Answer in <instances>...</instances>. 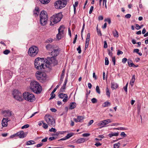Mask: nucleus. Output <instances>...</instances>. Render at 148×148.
Returning <instances> with one entry per match:
<instances>
[{"label":"nucleus","instance_id":"nucleus-41","mask_svg":"<svg viewBox=\"0 0 148 148\" xmlns=\"http://www.w3.org/2000/svg\"><path fill=\"white\" fill-rule=\"evenodd\" d=\"M10 52V51L8 49L5 50L3 52V53L5 55H7Z\"/></svg>","mask_w":148,"mask_h":148},{"label":"nucleus","instance_id":"nucleus-3","mask_svg":"<svg viewBox=\"0 0 148 148\" xmlns=\"http://www.w3.org/2000/svg\"><path fill=\"white\" fill-rule=\"evenodd\" d=\"M45 66L51 69L52 66H55L57 64L58 61L54 57H47L45 59Z\"/></svg>","mask_w":148,"mask_h":148},{"label":"nucleus","instance_id":"nucleus-33","mask_svg":"<svg viewBox=\"0 0 148 148\" xmlns=\"http://www.w3.org/2000/svg\"><path fill=\"white\" fill-rule=\"evenodd\" d=\"M34 144V141L33 140H31L27 141L26 142V145H32Z\"/></svg>","mask_w":148,"mask_h":148},{"label":"nucleus","instance_id":"nucleus-30","mask_svg":"<svg viewBox=\"0 0 148 148\" xmlns=\"http://www.w3.org/2000/svg\"><path fill=\"white\" fill-rule=\"evenodd\" d=\"M112 34L114 37L117 38L119 36L118 32L116 30H115V31L113 32Z\"/></svg>","mask_w":148,"mask_h":148},{"label":"nucleus","instance_id":"nucleus-48","mask_svg":"<svg viewBox=\"0 0 148 148\" xmlns=\"http://www.w3.org/2000/svg\"><path fill=\"white\" fill-rule=\"evenodd\" d=\"M103 47L105 48H107L108 47V45L106 41H104Z\"/></svg>","mask_w":148,"mask_h":148},{"label":"nucleus","instance_id":"nucleus-13","mask_svg":"<svg viewBox=\"0 0 148 148\" xmlns=\"http://www.w3.org/2000/svg\"><path fill=\"white\" fill-rule=\"evenodd\" d=\"M10 120H8V118H3L2 121V125L3 127H6L7 126L8 122Z\"/></svg>","mask_w":148,"mask_h":148},{"label":"nucleus","instance_id":"nucleus-2","mask_svg":"<svg viewBox=\"0 0 148 148\" xmlns=\"http://www.w3.org/2000/svg\"><path fill=\"white\" fill-rule=\"evenodd\" d=\"M45 61L44 58H36L35 60V67L38 70L45 69Z\"/></svg>","mask_w":148,"mask_h":148},{"label":"nucleus","instance_id":"nucleus-56","mask_svg":"<svg viewBox=\"0 0 148 148\" xmlns=\"http://www.w3.org/2000/svg\"><path fill=\"white\" fill-rule=\"evenodd\" d=\"M108 53L109 56L111 57H112V52H110V50H108Z\"/></svg>","mask_w":148,"mask_h":148},{"label":"nucleus","instance_id":"nucleus-51","mask_svg":"<svg viewBox=\"0 0 148 148\" xmlns=\"http://www.w3.org/2000/svg\"><path fill=\"white\" fill-rule=\"evenodd\" d=\"M120 135L121 136H122L123 137H125L127 136V135L125 134V133L124 132H122L121 133Z\"/></svg>","mask_w":148,"mask_h":148},{"label":"nucleus","instance_id":"nucleus-6","mask_svg":"<svg viewBox=\"0 0 148 148\" xmlns=\"http://www.w3.org/2000/svg\"><path fill=\"white\" fill-rule=\"evenodd\" d=\"M24 99L29 102H33L35 100L34 95L29 92H25L23 94Z\"/></svg>","mask_w":148,"mask_h":148},{"label":"nucleus","instance_id":"nucleus-26","mask_svg":"<svg viewBox=\"0 0 148 148\" xmlns=\"http://www.w3.org/2000/svg\"><path fill=\"white\" fill-rule=\"evenodd\" d=\"M85 140V139L81 138L77 139L76 141V142L78 144H80L84 142Z\"/></svg>","mask_w":148,"mask_h":148},{"label":"nucleus","instance_id":"nucleus-21","mask_svg":"<svg viewBox=\"0 0 148 148\" xmlns=\"http://www.w3.org/2000/svg\"><path fill=\"white\" fill-rule=\"evenodd\" d=\"M64 27L63 25H61L60 26L58 29V32L64 34Z\"/></svg>","mask_w":148,"mask_h":148},{"label":"nucleus","instance_id":"nucleus-23","mask_svg":"<svg viewBox=\"0 0 148 148\" xmlns=\"http://www.w3.org/2000/svg\"><path fill=\"white\" fill-rule=\"evenodd\" d=\"M64 36V35L63 34L58 32V33L56 35V38L58 40H59L61 39V38L63 37Z\"/></svg>","mask_w":148,"mask_h":148},{"label":"nucleus","instance_id":"nucleus-55","mask_svg":"<svg viewBox=\"0 0 148 148\" xmlns=\"http://www.w3.org/2000/svg\"><path fill=\"white\" fill-rule=\"evenodd\" d=\"M90 134L88 133H85L84 134L82 135V136L83 137H87L89 136Z\"/></svg>","mask_w":148,"mask_h":148},{"label":"nucleus","instance_id":"nucleus-45","mask_svg":"<svg viewBox=\"0 0 148 148\" xmlns=\"http://www.w3.org/2000/svg\"><path fill=\"white\" fill-rule=\"evenodd\" d=\"M29 127V125H28V124H26V125H23V126L21 127V128L22 129H24V128H28Z\"/></svg>","mask_w":148,"mask_h":148},{"label":"nucleus","instance_id":"nucleus-10","mask_svg":"<svg viewBox=\"0 0 148 148\" xmlns=\"http://www.w3.org/2000/svg\"><path fill=\"white\" fill-rule=\"evenodd\" d=\"M45 119L49 125L53 126L55 125V121L53 118L51 116L46 115Z\"/></svg>","mask_w":148,"mask_h":148},{"label":"nucleus","instance_id":"nucleus-49","mask_svg":"<svg viewBox=\"0 0 148 148\" xmlns=\"http://www.w3.org/2000/svg\"><path fill=\"white\" fill-rule=\"evenodd\" d=\"M94 7L93 6H91L90 7V10L89 11V13L90 14H91L93 10Z\"/></svg>","mask_w":148,"mask_h":148},{"label":"nucleus","instance_id":"nucleus-17","mask_svg":"<svg viewBox=\"0 0 148 148\" xmlns=\"http://www.w3.org/2000/svg\"><path fill=\"white\" fill-rule=\"evenodd\" d=\"M48 18H40V21L41 24L42 25H45L47 23Z\"/></svg>","mask_w":148,"mask_h":148},{"label":"nucleus","instance_id":"nucleus-12","mask_svg":"<svg viewBox=\"0 0 148 148\" xmlns=\"http://www.w3.org/2000/svg\"><path fill=\"white\" fill-rule=\"evenodd\" d=\"M15 135L18 136L20 138H23L26 136V134L23 131H21L18 132L15 134Z\"/></svg>","mask_w":148,"mask_h":148},{"label":"nucleus","instance_id":"nucleus-32","mask_svg":"<svg viewBox=\"0 0 148 148\" xmlns=\"http://www.w3.org/2000/svg\"><path fill=\"white\" fill-rule=\"evenodd\" d=\"M67 96L66 94H63L62 93H60L58 95L59 97L62 99Z\"/></svg>","mask_w":148,"mask_h":148},{"label":"nucleus","instance_id":"nucleus-15","mask_svg":"<svg viewBox=\"0 0 148 148\" xmlns=\"http://www.w3.org/2000/svg\"><path fill=\"white\" fill-rule=\"evenodd\" d=\"M12 112L9 110H5L3 112L4 116L5 117H10L12 116Z\"/></svg>","mask_w":148,"mask_h":148},{"label":"nucleus","instance_id":"nucleus-57","mask_svg":"<svg viewBox=\"0 0 148 148\" xmlns=\"http://www.w3.org/2000/svg\"><path fill=\"white\" fill-rule=\"evenodd\" d=\"M127 60V59L126 58H124L122 59V62L123 63L125 64L126 63Z\"/></svg>","mask_w":148,"mask_h":148},{"label":"nucleus","instance_id":"nucleus-59","mask_svg":"<svg viewBox=\"0 0 148 148\" xmlns=\"http://www.w3.org/2000/svg\"><path fill=\"white\" fill-rule=\"evenodd\" d=\"M77 35L76 34L75 36V37L74 39L73 40V44H75L76 42V40L77 39Z\"/></svg>","mask_w":148,"mask_h":148},{"label":"nucleus","instance_id":"nucleus-28","mask_svg":"<svg viewBox=\"0 0 148 148\" xmlns=\"http://www.w3.org/2000/svg\"><path fill=\"white\" fill-rule=\"evenodd\" d=\"M128 65L130 67H133L134 64L131 60H128L127 62Z\"/></svg>","mask_w":148,"mask_h":148},{"label":"nucleus","instance_id":"nucleus-42","mask_svg":"<svg viewBox=\"0 0 148 148\" xmlns=\"http://www.w3.org/2000/svg\"><path fill=\"white\" fill-rule=\"evenodd\" d=\"M91 101L92 103H95L97 102V100L95 98H93L91 99Z\"/></svg>","mask_w":148,"mask_h":148},{"label":"nucleus","instance_id":"nucleus-27","mask_svg":"<svg viewBox=\"0 0 148 148\" xmlns=\"http://www.w3.org/2000/svg\"><path fill=\"white\" fill-rule=\"evenodd\" d=\"M119 135L118 132H111L109 134L108 136L110 137H111L113 136H117Z\"/></svg>","mask_w":148,"mask_h":148},{"label":"nucleus","instance_id":"nucleus-34","mask_svg":"<svg viewBox=\"0 0 148 148\" xmlns=\"http://www.w3.org/2000/svg\"><path fill=\"white\" fill-rule=\"evenodd\" d=\"M74 134L72 133H70L68 134L66 136V138L67 139L69 138H70Z\"/></svg>","mask_w":148,"mask_h":148},{"label":"nucleus","instance_id":"nucleus-43","mask_svg":"<svg viewBox=\"0 0 148 148\" xmlns=\"http://www.w3.org/2000/svg\"><path fill=\"white\" fill-rule=\"evenodd\" d=\"M77 50L78 51L79 53H80L81 52V48L80 46H79L77 48Z\"/></svg>","mask_w":148,"mask_h":148},{"label":"nucleus","instance_id":"nucleus-16","mask_svg":"<svg viewBox=\"0 0 148 148\" xmlns=\"http://www.w3.org/2000/svg\"><path fill=\"white\" fill-rule=\"evenodd\" d=\"M53 51H52L51 52V55L52 57L55 58L58 54L59 51V49H53Z\"/></svg>","mask_w":148,"mask_h":148},{"label":"nucleus","instance_id":"nucleus-64","mask_svg":"<svg viewBox=\"0 0 148 148\" xmlns=\"http://www.w3.org/2000/svg\"><path fill=\"white\" fill-rule=\"evenodd\" d=\"M95 145L97 147H98L99 146H100L101 145V144L99 142L96 143Z\"/></svg>","mask_w":148,"mask_h":148},{"label":"nucleus","instance_id":"nucleus-31","mask_svg":"<svg viewBox=\"0 0 148 148\" xmlns=\"http://www.w3.org/2000/svg\"><path fill=\"white\" fill-rule=\"evenodd\" d=\"M41 3L43 4H47L49 3L50 0H39Z\"/></svg>","mask_w":148,"mask_h":148},{"label":"nucleus","instance_id":"nucleus-38","mask_svg":"<svg viewBox=\"0 0 148 148\" xmlns=\"http://www.w3.org/2000/svg\"><path fill=\"white\" fill-rule=\"evenodd\" d=\"M120 145V143L119 142L117 143L114 144V148H118Z\"/></svg>","mask_w":148,"mask_h":148},{"label":"nucleus","instance_id":"nucleus-61","mask_svg":"<svg viewBox=\"0 0 148 148\" xmlns=\"http://www.w3.org/2000/svg\"><path fill=\"white\" fill-rule=\"evenodd\" d=\"M139 49H134L133 51L134 53H137L139 52Z\"/></svg>","mask_w":148,"mask_h":148},{"label":"nucleus","instance_id":"nucleus-47","mask_svg":"<svg viewBox=\"0 0 148 148\" xmlns=\"http://www.w3.org/2000/svg\"><path fill=\"white\" fill-rule=\"evenodd\" d=\"M49 131L51 132H56V130L53 128H51V129L49 130Z\"/></svg>","mask_w":148,"mask_h":148},{"label":"nucleus","instance_id":"nucleus-52","mask_svg":"<svg viewBox=\"0 0 148 148\" xmlns=\"http://www.w3.org/2000/svg\"><path fill=\"white\" fill-rule=\"evenodd\" d=\"M105 21H107L108 23L109 24H110L111 23V20L109 18H107V19H105Z\"/></svg>","mask_w":148,"mask_h":148},{"label":"nucleus","instance_id":"nucleus-53","mask_svg":"<svg viewBox=\"0 0 148 148\" xmlns=\"http://www.w3.org/2000/svg\"><path fill=\"white\" fill-rule=\"evenodd\" d=\"M63 77H60V82L59 83V86H60L61 85V84L62 83V82H63Z\"/></svg>","mask_w":148,"mask_h":148},{"label":"nucleus","instance_id":"nucleus-29","mask_svg":"<svg viewBox=\"0 0 148 148\" xmlns=\"http://www.w3.org/2000/svg\"><path fill=\"white\" fill-rule=\"evenodd\" d=\"M110 103L108 101L105 102L102 105V106L104 107H107L110 106Z\"/></svg>","mask_w":148,"mask_h":148},{"label":"nucleus","instance_id":"nucleus-14","mask_svg":"<svg viewBox=\"0 0 148 148\" xmlns=\"http://www.w3.org/2000/svg\"><path fill=\"white\" fill-rule=\"evenodd\" d=\"M67 81V77H66L64 83L62 86L60 90V91L61 92H64V90L66 88V86Z\"/></svg>","mask_w":148,"mask_h":148},{"label":"nucleus","instance_id":"nucleus-8","mask_svg":"<svg viewBox=\"0 0 148 148\" xmlns=\"http://www.w3.org/2000/svg\"><path fill=\"white\" fill-rule=\"evenodd\" d=\"M66 4V0H59L56 2L54 6L57 9H61L64 7Z\"/></svg>","mask_w":148,"mask_h":148},{"label":"nucleus","instance_id":"nucleus-7","mask_svg":"<svg viewBox=\"0 0 148 148\" xmlns=\"http://www.w3.org/2000/svg\"><path fill=\"white\" fill-rule=\"evenodd\" d=\"M38 52V48L37 47L33 46L29 49L28 54L31 57H34L37 54Z\"/></svg>","mask_w":148,"mask_h":148},{"label":"nucleus","instance_id":"nucleus-4","mask_svg":"<svg viewBox=\"0 0 148 148\" xmlns=\"http://www.w3.org/2000/svg\"><path fill=\"white\" fill-rule=\"evenodd\" d=\"M62 17V13H59L53 15L51 17L50 25H53V24H56L60 21Z\"/></svg>","mask_w":148,"mask_h":148},{"label":"nucleus","instance_id":"nucleus-19","mask_svg":"<svg viewBox=\"0 0 148 148\" xmlns=\"http://www.w3.org/2000/svg\"><path fill=\"white\" fill-rule=\"evenodd\" d=\"M84 118L82 116H78L77 119L74 118L73 120L76 122H82Z\"/></svg>","mask_w":148,"mask_h":148},{"label":"nucleus","instance_id":"nucleus-63","mask_svg":"<svg viewBox=\"0 0 148 148\" xmlns=\"http://www.w3.org/2000/svg\"><path fill=\"white\" fill-rule=\"evenodd\" d=\"M93 121H94L92 120H90L88 123V125L89 126V125H91L93 123Z\"/></svg>","mask_w":148,"mask_h":148},{"label":"nucleus","instance_id":"nucleus-50","mask_svg":"<svg viewBox=\"0 0 148 148\" xmlns=\"http://www.w3.org/2000/svg\"><path fill=\"white\" fill-rule=\"evenodd\" d=\"M84 26H85V24L84 23L83 25L82 28V31H81V36H82V38H83V37H82V33H83V31H84Z\"/></svg>","mask_w":148,"mask_h":148},{"label":"nucleus","instance_id":"nucleus-18","mask_svg":"<svg viewBox=\"0 0 148 148\" xmlns=\"http://www.w3.org/2000/svg\"><path fill=\"white\" fill-rule=\"evenodd\" d=\"M40 18H47V12L45 11H42L40 13Z\"/></svg>","mask_w":148,"mask_h":148},{"label":"nucleus","instance_id":"nucleus-9","mask_svg":"<svg viewBox=\"0 0 148 148\" xmlns=\"http://www.w3.org/2000/svg\"><path fill=\"white\" fill-rule=\"evenodd\" d=\"M12 94L16 99L19 101H22L23 99L22 94L18 90H14Z\"/></svg>","mask_w":148,"mask_h":148},{"label":"nucleus","instance_id":"nucleus-24","mask_svg":"<svg viewBox=\"0 0 148 148\" xmlns=\"http://www.w3.org/2000/svg\"><path fill=\"white\" fill-rule=\"evenodd\" d=\"M76 106V103L75 102H72L70 105V109L71 110L75 108Z\"/></svg>","mask_w":148,"mask_h":148},{"label":"nucleus","instance_id":"nucleus-60","mask_svg":"<svg viewBox=\"0 0 148 148\" xmlns=\"http://www.w3.org/2000/svg\"><path fill=\"white\" fill-rule=\"evenodd\" d=\"M123 53V52L119 50H118L117 53V54L118 55H119L120 54H122Z\"/></svg>","mask_w":148,"mask_h":148},{"label":"nucleus","instance_id":"nucleus-37","mask_svg":"<svg viewBox=\"0 0 148 148\" xmlns=\"http://www.w3.org/2000/svg\"><path fill=\"white\" fill-rule=\"evenodd\" d=\"M106 94L108 97H110V92L108 88L107 87L106 89Z\"/></svg>","mask_w":148,"mask_h":148},{"label":"nucleus","instance_id":"nucleus-62","mask_svg":"<svg viewBox=\"0 0 148 148\" xmlns=\"http://www.w3.org/2000/svg\"><path fill=\"white\" fill-rule=\"evenodd\" d=\"M136 29H140L141 28V27L140 26H139L138 24H136Z\"/></svg>","mask_w":148,"mask_h":148},{"label":"nucleus","instance_id":"nucleus-1","mask_svg":"<svg viewBox=\"0 0 148 148\" xmlns=\"http://www.w3.org/2000/svg\"><path fill=\"white\" fill-rule=\"evenodd\" d=\"M30 88L32 91L37 94L40 93L42 90L41 86L38 82L35 81H33L31 82Z\"/></svg>","mask_w":148,"mask_h":148},{"label":"nucleus","instance_id":"nucleus-11","mask_svg":"<svg viewBox=\"0 0 148 148\" xmlns=\"http://www.w3.org/2000/svg\"><path fill=\"white\" fill-rule=\"evenodd\" d=\"M111 122L112 121L111 119H108L102 121L100 122L99 124V126H101V127H104L105 125Z\"/></svg>","mask_w":148,"mask_h":148},{"label":"nucleus","instance_id":"nucleus-40","mask_svg":"<svg viewBox=\"0 0 148 148\" xmlns=\"http://www.w3.org/2000/svg\"><path fill=\"white\" fill-rule=\"evenodd\" d=\"M105 65H108L109 64V61L107 57L105 58Z\"/></svg>","mask_w":148,"mask_h":148},{"label":"nucleus","instance_id":"nucleus-22","mask_svg":"<svg viewBox=\"0 0 148 148\" xmlns=\"http://www.w3.org/2000/svg\"><path fill=\"white\" fill-rule=\"evenodd\" d=\"M135 76L134 75H133L132 76V78L131 79L130 82V84L131 85V86L132 87L134 85V83L135 82Z\"/></svg>","mask_w":148,"mask_h":148},{"label":"nucleus","instance_id":"nucleus-5","mask_svg":"<svg viewBox=\"0 0 148 148\" xmlns=\"http://www.w3.org/2000/svg\"><path fill=\"white\" fill-rule=\"evenodd\" d=\"M35 76L37 79L41 82L43 83L46 80V75L44 72L38 71L35 73Z\"/></svg>","mask_w":148,"mask_h":148},{"label":"nucleus","instance_id":"nucleus-44","mask_svg":"<svg viewBox=\"0 0 148 148\" xmlns=\"http://www.w3.org/2000/svg\"><path fill=\"white\" fill-rule=\"evenodd\" d=\"M112 60L113 63L114 65H115V57H112Z\"/></svg>","mask_w":148,"mask_h":148},{"label":"nucleus","instance_id":"nucleus-58","mask_svg":"<svg viewBox=\"0 0 148 148\" xmlns=\"http://www.w3.org/2000/svg\"><path fill=\"white\" fill-rule=\"evenodd\" d=\"M131 16V15L130 14H127L125 16V18H130Z\"/></svg>","mask_w":148,"mask_h":148},{"label":"nucleus","instance_id":"nucleus-35","mask_svg":"<svg viewBox=\"0 0 148 148\" xmlns=\"http://www.w3.org/2000/svg\"><path fill=\"white\" fill-rule=\"evenodd\" d=\"M54 92H52L50 94V95L51 96V97L49 99V100L51 99H53L55 96V94H54Z\"/></svg>","mask_w":148,"mask_h":148},{"label":"nucleus","instance_id":"nucleus-36","mask_svg":"<svg viewBox=\"0 0 148 148\" xmlns=\"http://www.w3.org/2000/svg\"><path fill=\"white\" fill-rule=\"evenodd\" d=\"M43 124L42 127L45 129H47L48 127V125L45 123L43 122V121H41Z\"/></svg>","mask_w":148,"mask_h":148},{"label":"nucleus","instance_id":"nucleus-46","mask_svg":"<svg viewBox=\"0 0 148 148\" xmlns=\"http://www.w3.org/2000/svg\"><path fill=\"white\" fill-rule=\"evenodd\" d=\"M97 34L101 36L102 34L101 33V32L100 30L98 28H97Z\"/></svg>","mask_w":148,"mask_h":148},{"label":"nucleus","instance_id":"nucleus-39","mask_svg":"<svg viewBox=\"0 0 148 148\" xmlns=\"http://www.w3.org/2000/svg\"><path fill=\"white\" fill-rule=\"evenodd\" d=\"M96 92L97 93H98L99 94H100V93H101L100 91L99 87L98 86H97L96 87Z\"/></svg>","mask_w":148,"mask_h":148},{"label":"nucleus","instance_id":"nucleus-20","mask_svg":"<svg viewBox=\"0 0 148 148\" xmlns=\"http://www.w3.org/2000/svg\"><path fill=\"white\" fill-rule=\"evenodd\" d=\"M111 88L113 90L115 89L118 87V85L117 84L114 82L111 83Z\"/></svg>","mask_w":148,"mask_h":148},{"label":"nucleus","instance_id":"nucleus-54","mask_svg":"<svg viewBox=\"0 0 148 148\" xmlns=\"http://www.w3.org/2000/svg\"><path fill=\"white\" fill-rule=\"evenodd\" d=\"M68 98V96H66L65 97H64V98L62 100L64 102H66L67 101Z\"/></svg>","mask_w":148,"mask_h":148},{"label":"nucleus","instance_id":"nucleus-25","mask_svg":"<svg viewBox=\"0 0 148 148\" xmlns=\"http://www.w3.org/2000/svg\"><path fill=\"white\" fill-rule=\"evenodd\" d=\"M54 47V46L50 44H48L46 46L47 49L48 50L52 51V49Z\"/></svg>","mask_w":148,"mask_h":148}]
</instances>
